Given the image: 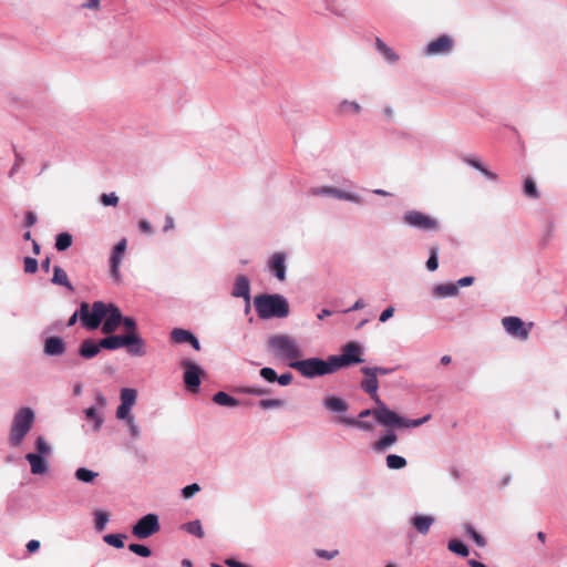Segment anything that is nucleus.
<instances>
[{
    "instance_id": "c756f323",
    "label": "nucleus",
    "mask_w": 567,
    "mask_h": 567,
    "mask_svg": "<svg viewBox=\"0 0 567 567\" xmlns=\"http://www.w3.org/2000/svg\"><path fill=\"white\" fill-rule=\"evenodd\" d=\"M137 393L134 389H122L121 391V404L132 408L136 402Z\"/></svg>"
},
{
    "instance_id": "3c124183",
    "label": "nucleus",
    "mask_w": 567,
    "mask_h": 567,
    "mask_svg": "<svg viewBox=\"0 0 567 567\" xmlns=\"http://www.w3.org/2000/svg\"><path fill=\"white\" fill-rule=\"evenodd\" d=\"M131 408L120 404L116 411V417L120 420H125L126 422L128 419H133V416L130 414Z\"/></svg>"
},
{
    "instance_id": "8fccbe9b",
    "label": "nucleus",
    "mask_w": 567,
    "mask_h": 567,
    "mask_svg": "<svg viewBox=\"0 0 567 567\" xmlns=\"http://www.w3.org/2000/svg\"><path fill=\"white\" fill-rule=\"evenodd\" d=\"M38 270V261L34 258H24V271L27 274H34Z\"/></svg>"
},
{
    "instance_id": "49530a36",
    "label": "nucleus",
    "mask_w": 567,
    "mask_h": 567,
    "mask_svg": "<svg viewBox=\"0 0 567 567\" xmlns=\"http://www.w3.org/2000/svg\"><path fill=\"white\" fill-rule=\"evenodd\" d=\"M35 447H37L39 455H41V456L48 455L51 451L50 446L48 445V443L43 436H38V439L35 441Z\"/></svg>"
},
{
    "instance_id": "393cba45",
    "label": "nucleus",
    "mask_w": 567,
    "mask_h": 567,
    "mask_svg": "<svg viewBox=\"0 0 567 567\" xmlns=\"http://www.w3.org/2000/svg\"><path fill=\"white\" fill-rule=\"evenodd\" d=\"M213 401L216 404L223 405V406L233 408V406L239 405V401L237 399L230 396L229 394H227L226 392H223V391L215 393L213 396Z\"/></svg>"
},
{
    "instance_id": "052dcab7",
    "label": "nucleus",
    "mask_w": 567,
    "mask_h": 567,
    "mask_svg": "<svg viewBox=\"0 0 567 567\" xmlns=\"http://www.w3.org/2000/svg\"><path fill=\"white\" fill-rule=\"evenodd\" d=\"M27 227H32L37 223V216L33 212H28L24 219Z\"/></svg>"
},
{
    "instance_id": "58836bf2",
    "label": "nucleus",
    "mask_w": 567,
    "mask_h": 567,
    "mask_svg": "<svg viewBox=\"0 0 567 567\" xmlns=\"http://www.w3.org/2000/svg\"><path fill=\"white\" fill-rule=\"evenodd\" d=\"M97 476V473L87 470L85 467H80L75 472V477L85 483H91L95 477Z\"/></svg>"
},
{
    "instance_id": "6e6d98bb",
    "label": "nucleus",
    "mask_w": 567,
    "mask_h": 567,
    "mask_svg": "<svg viewBox=\"0 0 567 567\" xmlns=\"http://www.w3.org/2000/svg\"><path fill=\"white\" fill-rule=\"evenodd\" d=\"M126 239L122 238L114 247L113 251L116 252L120 256H124V252L126 250Z\"/></svg>"
},
{
    "instance_id": "7ed1b4c3",
    "label": "nucleus",
    "mask_w": 567,
    "mask_h": 567,
    "mask_svg": "<svg viewBox=\"0 0 567 567\" xmlns=\"http://www.w3.org/2000/svg\"><path fill=\"white\" fill-rule=\"evenodd\" d=\"M269 351L278 359L287 361L288 364L299 361L302 352L292 337L289 334H274L268 339Z\"/></svg>"
},
{
    "instance_id": "5701e85b",
    "label": "nucleus",
    "mask_w": 567,
    "mask_h": 567,
    "mask_svg": "<svg viewBox=\"0 0 567 567\" xmlns=\"http://www.w3.org/2000/svg\"><path fill=\"white\" fill-rule=\"evenodd\" d=\"M52 282L59 286H64L70 291H73V286L71 285L66 272L59 266H55L53 269Z\"/></svg>"
},
{
    "instance_id": "e433bc0d",
    "label": "nucleus",
    "mask_w": 567,
    "mask_h": 567,
    "mask_svg": "<svg viewBox=\"0 0 567 567\" xmlns=\"http://www.w3.org/2000/svg\"><path fill=\"white\" fill-rule=\"evenodd\" d=\"M72 245V236L69 233H61L56 236L55 248L59 251L68 249Z\"/></svg>"
},
{
    "instance_id": "37998d69",
    "label": "nucleus",
    "mask_w": 567,
    "mask_h": 567,
    "mask_svg": "<svg viewBox=\"0 0 567 567\" xmlns=\"http://www.w3.org/2000/svg\"><path fill=\"white\" fill-rule=\"evenodd\" d=\"M437 254H439V248L437 247H431V249H430V258L426 261V268L430 271H435L437 269V267H439Z\"/></svg>"
},
{
    "instance_id": "f704fd0d",
    "label": "nucleus",
    "mask_w": 567,
    "mask_h": 567,
    "mask_svg": "<svg viewBox=\"0 0 567 567\" xmlns=\"http://www.w3.org/2000/svg\"><path fill=\"white\" fill-rule=\"evenodd\" d=\"M182 528L184 530H186L187 533L197 536L198 538L204 537V530L202 528V524L199 520L188 522V523L184 524L182 526Z\"/></svg>"
},
{
    "instance_id": "0eeeda50",
    "label": "nucleus",
    "mask_w": 567,
    "mask_h": 567,
    "mask_svg": "<svg viewBox=\"0 0 567 567\" xmlns=\"http://www.w3.org/2000/svg\"><path fill=\"white\" fill-rule=\"evenodd\" d=\"M100 346L103 349L115 350L122 347L127 348V352L132 355L142 357L146 353L145 342L140 341L131 336H109L100 340Z\"/></svg>"
},
{
    "instance_id": "0e129e2a",
    "label": "nucleus",
    "mask_w": 567,
    "mask_h": 567,
    "mask_svg": "<svg viewBox=\"0 0 567 567\" xmlns=\"http://www.w3.org/2000/svg\"><path fill=\"white\" fill-rule=\"evenodd\" d=\"M82 7L87 8V9L99 10L100 9V0H86V2H84L82 4Z\"/></svg>"
},
{
    "instance_id": "a878e982",
    "label": "nucleus",
    "mask_w": 567,
    "mask_h": 567,
    "mask_svg": "<svg viewBox=\"0 0 567 567\" xmlns=\"http://www.w3.org/2000/svg\"><path fill=\"white\" fill-rule=\"evenodd\" d=\"M324 406L333 412H344L348 408L347 403L337 396H329L324 400Z\"/></svg>"
},
{
    "instance_id": "ddd939ff",
    "label": "nucleus",
    "mask_w": 567,
    "mask_h": 567,
    "mask_svg": "<svg viewBox=\"0 0 567 567\" xmlns=\"http://www.w3.org/2000/svg\"><path fill=\"white\" fill-rule=\"evenodd\" d=\"M454 48V40L452 37L447 34L440 35L437 39L431 41L425 50L424 53L426 55H444L449 54Z\"/></svg>"
},
{
    "instance_id": "9d476101",
    "label": "nucleus",
    "mask_w": 567,
    "mask_h": 567,
    "mask_svg": "<svg viewBox=\"0 0 567 567\" xmlns=\"http://www.w3.org/2000/svg\"><path fill=\"white\" fill-rule=\"evenodd\" d=\"M159 530L158 517L155 514H147L143 516L132 528V534L140 538L145 539L156 534Z\"/></svg>"
},
{
    "instance_id": "b1692460",
    "label": "nucleus",
    "mask_w": 567,
    "mask_h": 567,
    "mask_svg": "<svg viewBox=\"0 0 567 567\" xmlns=\"http://www.w3.org/2000/svg\"><path fill=\"white\" fill-rule=\"evenodd\" d=\"M457 292H458L457 286L452 282L437 285L434 288V295L440 298L453 297V296L457 295Z\"/></svg>"
},
{
    "instance_id": "603ef678",
    "label": "nucleus",
    "mask_w": 567,
    "mask_h": 567,
    "mask_svg": "<svg viewBox=\"0 0 567 567\" xmlns=\"http://www.w3.org/2000/svg\"><path fill=\"white\" fill-rule=\"evenodd\" d=\"M260 375L268 382H275L277 380V373L271 368H262L260 370Z\"/></svg>"
},
{
    "instance_id": "aec40b11",
    "label": "nucleus",
    "mask_w": 567,
    "mask_h": 567,
    "mask_svg": "<svg viewBox=\"0 0 567 567\" xmlns=\"http://www.w3.org/2000/svg\"><path fill=\"white\" fill-rule=\"evenodd\" d=\"M101 349L102 348L100 346V341L95 342L92 339H87L81 343L79 353L81 357H83L85 359H91V358L95 357L100 352Z\"/></svg>"
},
{
    "instance_id": "a19ab883",
    "label": "nucleus",
    "mask_w": 567,
    "mask_h": 567,
    "mask_svg": "<svg viewBox=\"0 0 567 567\" xmlns=\"http://www.w3.org/2000/svg\"><path fill=\"white\" fill-rule=\"evenodd\" d=\"M524 194L527 197H530V198H538L539 197V193L537 190L536 184H535V182L532 178H526L525 179V183H524Z\"/></svg>"
},
{
    "instance_id": "c03bdc74",
    "label": "nucleus",
    "mask_w": 567,
    "mask_h": 567,
    "mask_svg": "<svg viewBox=\"0 0 567 567\" xmlns=\"http://www.w3.org/2000/svg\"><path fill=\"white\" fill-rule=\"evenodd\" d=\"M284 405L285 401L281 399H265L259 401L261 409L282 408Z\"/></svg>"
},
{
    "instance_id": "4be33fe9",
    "label": "nucleus",
    "mask_w": 567,
    "mask_h": 567,
    "mask_svg": "<svg viewBox=\"0 0 567 567\" xmlns=\"http://www.w3.org/2000/svg\"><path fill=\"white\" fill-rule=\"evenodd\" d=\"M398 441V436L393 431H389L384 436L373 444V449L378 452L385 451L389 446Z\"/></svg>"
},
{
    "instance_id": "412c9836",
    "label": "nucleus",
    "mask_w": 567,
    "mask_h": 567,
    "mask_svg": "<svg viewBox=\"0 0 567 567\" xmlns=\"http://www.w3.org/2000/svg\"><path fill=\"white\" fill-rule=\"evenodd\" d=\"M433 523L434 518L429 515H416L412 518L413 527L423 535L427 534Z\"/></svg>"
},
{
    "instance_id": "79ce46f5",
    "label": "nucleus",
    "mask_w": 567,
    "mask_h": 567,
    "mask_svg": "<svg viewBox=\"0 0 567 567\" xmlns=\"http://www.w3.org/2000/svg\"><path fill=\"white\" fill-rule=\"evenodd\" d=\"M94 515H95V528L99 532H102L109 522V514L103 511H96L94 513Z\"/></svg>"
},
{
    "instance_id": "39448f33",
    "label": "nucleus",
    "mask_w": 567,
    "mask_h": 567,
    "mask_svg": "<svg viewBox=\"0 0 567 567\" xmlns=\"http://www.w3.org/2000/svg\"><path fill=\"white\" fill-rule=\"evenodd\" d=\"M35 421V414L31 408L19 409L12 420L9 442L12 446H20L25 435L32 429Z\"/></svg>"
},
{
    "instance_id": "bb28decb",
    "label": "nucleus",
    "mask_w": 567,
    "mask_h": 567,
    "mask_svg": "<svg viewBox=\"0 0 567 567\" xmlns=\"http://www.w3.org/2000/svg\"><path fill=\"white\" fill-rule=\"evenodd\" d=\"M375 47L378 51L389 62L398 61L399 56L393 52L391 48H389L381 39L377 38Z\"/></svg>"
},
{
    "instance_id": "774afa93",
    "label": "nucleus",
    "mask_w": 567,
    "mask_h": 567,
    "mask_svg": "<svg viewBox=\"0 0 567 567\" xmlns=\"http://www.w3.org/2000/svg\"><path fill=\"white\" fill-rule=\"evenodd\" d=\"M474 281V278L473 277H463L461 278L458 281H457V288L458 287H466V286H470L472 285Z\"/></svg>"
},
{
    "instance_id": "c9c22d12",
    "label": "nucleus",
    "mask_w": 567,
    "mask_h": 567,
    "mask_svg": "<svg viewBox=\"0 0 567 567\" xmlns=\"http://www.w3.org/2000/svg\"><path fill=\"white\" fill-rule=\"evenodd\" d=\"M126 538L123 534H107L103 537L104 542L115 548L124 547V539Z\"/></svg>"
},
{
    "instance_id": "4c0bfd02",
    "label": "nucleus",
    "mask_w": 567,
    "mask_h": 567,
    "mask_svg": "<svg viewBox=\"0 0 567 567\" xmlns=\"http://www.w3.org/2000/svg\"><path fill=\"white\" fill-rule=\"evenodd\" d=\"M361 111V106L357 102L343 101L338 107L339 114H358Z\"/></svg>"
},
{
    "instance_id": "a211bd4d",
    "label": "nucleus",
    "mask_w": 567,
    "mask_h": 567,
    "mask_svg": "<svg viewBox=\"0 0 567 567\" xmlns=\"http://www.w3.org/2000/svg\"><path fill=\"white\" fill-rule=\"evenodd\" d=\"M65 351V342L60 337H50L44 342V352L48 355H61Z\"/></svg>"
},
{
    "instance_id": "9b49d317",
    "label": "nucleus",
    "mask_w": 567,
    "mask_h": 567,
    "mask_svg": "<svg viewBox=\"0 0 567 567\" xmlns=\"http://www.w3.org/2000/svg\"><path fill=\"white\" fill-rule=\"evenodd\" d=\"M181 365L184 368L183 380L186 388L196 393L200 385V375L203 373L202 369L194 363L193 361L185 359L181 362Z\"/></svg>"
},
{
    "instance_id": "473e14b6",
    "label": "nucleus",
    "mask_w": 567,
    "mask_h": 567,
    "mask_svg": "<svg viewBox=\"0 0 567 567\" xmlns=\"http://www.w3.org/2000/svg\"><path fill=\"white\" fill-rule=\"evenodd\" d=\"M122 323H123L124 328L126 329V334L125 336H131L132 334L133 337H135L140 341H144L141 338V336L138 334V332H137V324H136V321L133 318L125 317V318H123Z\"/></svg>"
},
{
    "instance_id": "ea45409f",
    "label": "nucleus",
    "mask_w": 567,
    "mask_h": 567,
    "mask_svg": "<svg viewBox=\"0 0 567 567\" xmlns=\"http://www.w3.org/2000/svg\"><path fill=\"white\" fill-rule=\"evenodd\" d=\"M465 528V532L467 535H470L472 537V539L475 542V544L478 546V547H485L486 546V540L485 538L478 534L472 525L470 524H466L464 526Z\"/></svg>"
},
{
    "instance_id": "7c9ffc66",
    "label": "nucleus",
    "mask_w": 567,
    "mask_h": 567,
    "mask_svg": "<svg viewBox=\"0 0 567 567\" xmlns=\"http://www.w3.org/2000/svg\"><path fill=\"white\" fill-rule=\"evenodd\" d=\"M447 548L452 553L457 554L462 557H466L470 554L467 546L458 539H451L447 544Z\"/></svg>"
},
{
    "instance_id": "69168bd1",
    "label": "nucleus",
    "mask_w": 567,
    "mask_h": 567,
    "mask_svg": "<svg viewBox=\"0 0 567 567\" xmlns=\"http://www.w3.org/2000/svg\"><path fill=\"white\" fill-rule=\"evenodd\" d=\"M40 548V542L37 539H32L27 544V549L29 553H34Z\"/></svg>"
},
{
    "instance_id": "dca6fc26",
    "label": "nucleus",
    "mask_w": 567,
    "mask_h": 567,
    "mask_svg": "<svg viewBox=\"0 0 567 567\" xmlns=\"http://www.w3.org/2000/svg\"><path fill=\"white\" fill-rule=\"evenodd\" d=\"M231 295L236 298H244L246 300V310L250 308V284L246 276L239 275L236 277Z\"/></svg>"
},
{
    "instance_id": "72a5a7b5",
    "label": "nucleus",
    "mask_w": 567,
    "mask_h": 567,
    "mask_svg": "<svg viewBox=\"0 0 567 567\" xmlns=\"http://www.w3.org/2000/svg\"><path fill=\"white\" fill-rule=\"evenodd\" d=\"M386 465L391 470H401L406 466V460L396 454H389L386 456Z\"/></svg>"
},
{
    "instance_id": "c85d7f7f",
    "label": "nucleus",
    "mask_w": 567,
    "mask_h": 567,
    "mask_svg": "<svg viewBox=\"0 0 567 567\" xmlns=\"http://www.w3.org/2000/svg\"><path fill=\"white\" fill-rule=\"evenodd\" d=\"M192 332L181 328H175L171 332V339L174 343H188V341L192 339Z\"/></svg>"
},
{
    "instance_id": "f03ea898",
    "label": "nucleus",
    "mask_w": 567,
    "mask_h": 567,
    "mask_svg": "<svg viewBox=\"0 0 567 567\" xmlns=\"http://www.w3.org/2000/svg\"><path fill=\"white\" fill-rule=\"evenodd\" d=\"M254 306L261 319L286 318L289 312V303L281 295H259L254 299Z\"/></svg>"
},
{
    "instance_id": "4d7b16f0",
    "label": "nucleus",
    "mask_w": 567,
    "mask_h": 567,
    "mask_svg": "<svg viewBox=\"0 0 567 567\" xmlns=\"http://www.w3.org/2000/svg\"><path fill=\"white\" fill-rule=\"evenodd\" d=\"M280 385H289L292 381V374L291 373H284L281 375H277V380Z\"/></svg>"
},
{
    "instance_id": "423d86ee",
    "label": "nucleus",
    "mask_w": 567,
    "mask_h": 567,
    "mask_svg": "<svg viewBox=\"0 0 567 567\" xmlns=\"http://www.w3.org/2000/svg\"><path fill=\"white\" fill-rule=\"evenodd\" d=\"M289 367L297 370L301 375L306 378L321 377L334 373L337 371L331 355L327 360L310 358L306 360L293 361L289 363Z\"/></svg>"
},
{
    "instance_id": "5fc2aeb1",
    "label": "nucleus",
    "mask_w": 567,
    "mask_h": 567,
    "mask_svg": "<svg viewBox=\"0 0 567 567\" xmlns=\"http://www.w3.org/2000/svg\"><path fill=\"white\" fill-rule=\"evenodd\" d=\"M241 392L247 393V394H252V395H265L268 393V390L264 389V388L251 386V388L243 389Z\"/></svg>"
},
{
    "instance_id": "f8f14e48",
    "label": "nucleus",
    "mask_w": 567,
    "mask_h": 567,
    "mask_svg": "<svg viewBox=\"0 0 567 567\" xmlns=\"http://www.w3.org/2000/svg\"><path fill=\"white\" fill-rule=\"evenodd\" d=\"M502 324L511 336L520 340L528 339L529 330L533 326V323H529L528 327H526L524 321L518 317H505L502 320Z\"/></svg>"
},
{
    "instance_id": "cd10ccee",
    "label": "nucleus",
    "mask_w": 567,
    "mask_h": 567,
    "mask_svg": "<svg viewBox=\"0 0 567 567\" xmlns=\"http://www.w3.org/2000/svg\"><path fill=\"white\" fill-rule=\"evenodd\" d=\"M122 258H123V256H120L114 251L112 252L111 258H110V266H111L110 274L115 281H118L121 279L120 266H121Z\"/></svg>"
},
{
    "instance_id": "4468645a",
    "label": "nucleus",
    "mask_w": 567,
    "mask_h": 567,
    "mask_svg": "<svg viewBox=\"0 0 567 567\" xmlns=\"http://www.w3.org/2000/svg\"><path fill=\"white\" fill-rule=\"evenodd\" d=\"M311 193H312V195H316V196L328 195V196L336 197L338 199L349 200V202H353L357 204H360L362 202V199L359 195H355V194H352L349 192H344L339 188L330 187V186L315 188V189H312Z\"/></svg>"
},
{
    "instance_id": "2f4dec72",
    "label": "nucleus",
    "mask_w": 567,
    "mask_h": 567,
    "mask_svg": "<svg viewBox=\"0 0 567 567\" xmlns=\"http://www.w3.org/2000/svg\"><path fill=\"white\" fill-rule=\"evenodd\" d=\"M339 422H341L346 425L354 426V427L365 430V431H370L373 427L371 422H364V421L352 419V417H339Z\"/></svg>"
},
{
    "instance_id": "e2e57ef3",
    "label": "nucleus",
    "mask_w": 567,
    "mask_h": 567,
    "mask_svg": "<svg viewBox=\"0 0 567 567\" xmlns=\"http://www.w3.org/2000/svg\"><path fill=\"white\" fill-rule=\"evenodd\" d=\"M394 313V308L389 307L386 308L380 316V321L385 322L388 319H390Z\"/></svg>"
},
{
    "instance_id": "338daca9",
    "label": "nucleus",
    "mask_w": 567,
    "mask_h": 567,
    "mask_svg": "<svg viewBox=\"0 0 567 567\" xmlns=\"http://www.w3.org/2000/svg\"><path fill=\"white\" fill-rule=\"evenodd\" d=\"M23 161H24L23 157L20 154L16 153V162L11 168L10 174L18 171L20 168V166L23 164Z\"/></svg>"
},
{
    "instance_id": "680f3d73",
    "label": "nucleus",
    "mask_w": 567,
    "mask_h": 567,
    "mask_svg": "<svg viewBox=\"0 0 567 567\" xmlns=\"http://www.w3.org/2000/svg\"><path fill=\"white\" fill-rule=\"evenodd\" d=\"M138 228H140V230H141V231H143V233L152 234V226H151V224H150L147 220H145V219L140 220V223H138Z\"/></svg>"
},
{
    "instance_id": "f3484780",
    "label": "nucleus",
    "mask_w": 567,
    "mask_h": 567,
    "mask_svg": "<svg viewBox=\"0 0 567 567\" xmlns=\"http://www.w3.org/2000/svg\"><path fill=\"white\" fill-rule=\"evenodd\" d=\"M286 256L282 252H276L269 260V268L276 277L282 281L286 278Z\"/></svg>"
},
{
    "instance_id": "864d4df0",
    "label": "nucleus",
    "mask_w": 567,
    "mask_h": 567,
    "mask_svg": "<svg viewBox=\"0 0 567 567\" xmlns=\"http://www.w3.org/2000/svg\"><path fill=\"white\" fill-rule=\"evenodd\" d=\"M200 487L198 484L194 483V484H190V485H187L185 486L183 489H182V494L185 498H189L192 497L193 495H195L197 492H199Z\"/></svg>"
},
{
    "instance_id": "6ab92c4d",
    "label": "nucleus",
    "mask_w": 567,
    "mask_h": 567,
    "mask_svg": "<svg viewBox=\"0 0 567 567\" xmlns=\"http://www.w3.org/2000/svg\"><path fill=\"white\" fill-rule=\"evenodd\" d=\"M25 458L30 463L32 474L41 475L47 473L48 462L44 460L43 456L34 453H29L25 455Z\"/></svg>"
},
{
    "instance_id": "09e8293b",
    "label": "nucleus",
    "mask_w": 567,
    "mask_h": 567,
    "mask_svg": "<svg viewBox=\"0 0 567 567\" xmlns=\"http://www.w3.org/2000/svg\"><path fill=\"white\" fill-rule=\"evenodd\" d=\"M100 200L104 206H116L118 204V197L115 193L102 194Z\"/></svg>"
},
{
    "instance_id": "de8ad7c7",
    "label": "nucleus",
    "mask_w": 567,
    "mask_h": 567,
    "mask_svg": "<svg viewBox=\"0 0 567 567\" xmlns=\"http://www.w3.org/2000/svg\"><path fill=\"white\" fill-rule=\"evenodd\" d=\"M85 415L89 420H93L95 422L94 429L99 430L103 419L97 415L96 410L94 408H89L85 410Z\"/></svg>"
},
{
    "instance_id": "a18cd8bd",
    "label": "nucleus",
    "mask_w": 567,
    "mask_h": 567,
    "mask_svg": "<svg viewBox=\"0 0 567 567\" xmlns=\"http://www.w3.org/2000/svg\"><path fill=\"white\" fill-rule=\"evenodd\" d=\"M128 549L132 553H134V554H136L138 556H142V557H148L152 554L151 549L147 546L141 545V544H131L128 546Z\"/></svg>"
},
{
    "instance_id": "1a4fd4ad",
    "label": "nucleus",
    "mask_w": 567,
    "mask_h": 567,
    "mask_svg": "<svg viewBox=\"0 0 567 567\" xmlns=\"http://www.w3.org/2000/svg\"><path fill=\"white\" fill-rule=\"evenodd\" d=\"M403 221L421 230H437L440 228L437 219L419 210H408L403 216Z\"/></svg>"
},
{
    "instance_id": "2eb2a0df",
    "label": "nucleus",
    "mask_w": 567,
    "mask_h": 567,
    "mask_svg": "<svg viewBox=\"0 0 567 567\" xmlns=\"http://www.w3.org/2000/svg\"><path fill=\"white\" fill-rule=\"evenodd\" d=\"M364 374V379L361 382V388L371 396L374 402H379L380 396L378 394V377L372 372L371 368L364 367L361 369Z\"/></svg>"
},
{
    "instance_id": "13d9d810",
    "label": "nucleus",
    "mask_w": 567,
    "mask_h": 567,
    "mask_svg": "<svg viewBox=\"0 0 567 567\" xmlns=\"http://www.w3.org/2000/svg\"><path fill=\"white\" fill-rule=\"evenodd\" d=\"M128 429H130V432H131V435L133 437H137L138 434H140V431H138V427L137 425L135 424V421H134V417L133 419H128V421L126 422Z\"/></svg>"
},
{
    "instance_id": "f257e3e1",
    "label": "nucleus",
    "mask_w": 567,
    "mask_h": 567,
    "mask_svg": "<svg viewBox=\"0 0 567 567\" xmlns=\"http://www.w3.org/2000/svg\"><path fill=\"white\" fill-rule=\"evenodd\" d=\"M103 319L105 321L102 326V332L111 334L117 330L123 317L120 309L113 303L107 305L102 301H95L91 310L87 302L81 303V321L85 328L94 330L99 328Z\"/></svg>"
},
{
    "instance_id": "20e7f679",
    "label": "nucleus",
    "mask_w": 567,
    "mask_h": 567,
    "mask_svg": "<svg viewBox=\"0 0 567 567\" xmlns=\"http://www.w3.org/2000/svg\"><path fill=\"white\" fill-rule=\"evenodd\" d=\"M377 406L373 409V416L375 420L384 426L391 427H417L430 420V415L417 420H406L394 411L390 410L382 400L375 402Z\"/></svg>"
},
{
    "instance_id": "bf43d9fd",
    "label": "nucleus",
    "mask_w": 567,
    "mask_h": 567,
    "mask_svg": "<svg viewBox=\"0 0 567 567\" xmlns=\"http://www.w3.org/2000/svg\"><path fill=\"white\" fill-rule=\"evenodd\" d=\"M371 370L377 377L379 374H381V375L389 374L394 371V369H392V368H382V367H374V368H371Z\"/></svg>"
},
{
    "instance_id": "6e6552de",
    "label": "nucleus",
    "mask_w": 567,
    "mask_h": 567,
    "mask_svg": "<svg viewBox=\"0 0 567 567\" xmlns=\"http://www.w3.org/2000/svg\"><path fill=\"white\" fill-rule=\"evenodd\" d=\"M362 348L357 342H348L342 348L340 355H331L336 370L363 362L361 358Z\"/></svg>"
}]
</instances>
